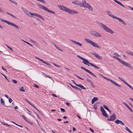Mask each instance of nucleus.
<instances>
[{
  "label": "nucleus",
  "mask_w": 133,
  "mask_h": 133,
  "mask_svg": "<svg viewBox=\"0 0 133 133\" xmlns=\"http://www.w3.org/2000/svg\"><path fill=\"white\" fill-rule=\"evenodd\" d=\"M66 104L67 105H68V106H69V105H70V104H69V102H66Z\"/></svg>",
  "instance_id": "61"
},
{
  "label": "nucleus",
  "mask_w": 133,
  "mask_h": 133,
  "mask_svg": "<svg viewBox=\"0 0 133 133\" xmlns=\"http://www.w3.org/2000/svg\"><path fill=\"white\" fill-rule=\"evenodd\" d=\"M12 99L10 98H9V102L10 103H11L12 101Z\"/></svg>",
  "instance_id": "46"
},
{
  "label": "nucleus",
  "mask_w": 133,
  "mask_h": 133,
  "mask_svg": "<svg viewBox=\"0 0 133 133\" xmlns=\"http://www.w3.org/2000/svg\"><path fill=\"white\" fill-rule=\"evenodd\" d=\"M120 121L121 120H120L119 119H117L115 121V122L117 124H120Z\"/></svg>",
  "instance_id": "29"
},
{
  "label": "nucleus",
  "mask_w": 133,
  "mask_h": 133,
  "mask_svg": "<svg viewBox=\"0 0 133 133\" xmlns=\"http://www.w3.org/2000/svg\"><path fill=\"white\" fill-rule=\"evenodd\" d=\"M1 104L4 105V106L6 107H8V106H6L5 105V103H4V101L3 99L1 98Z\"/></svg>",
  "instance_id": "22"
},
{
  "label": "nucleus",
  "mask_w": 133,
  "mask_h": 133,
  "mask_svg": "<svg viewBox=\"0 0 133 133\" xmlns=\"http://www.w3.org/2000/svg\"><path fill=\"white\" fill-rule=\"evenodd\" d=\"M103 107L108 111L110 113L111 112V111H110L107 107L105 104L103 105Z\"/></svg>",
  "instance_id": "21"
},
{
  "label": "nucleus",
  "mask_w": 133,
  "mask_h": 133,
  "mask_svg": "<svg viewBox=\"0 0 133 133\" xmlns=\"http://www.w3.org/2000/svg\"><path fill=\"white\" fill-rule=\"evenodd\" d=\"M61 10L68 12V13L73 14L75 13H77V12L74 10H71L70 9H61Z\"/></svg>",
  "instance_id": "8"
},
{
  "label": "nucleus",
  "mask_w": 133,
  "mask_h": 133,
  "mask_svg": "<svg viewBox=\"0 0 133 133\" xmlns=\"http://www.w3.org/2000/svg\"><path fill=\"white\" fill-rule=\"evenodd\" d=\"M22 116L23 118L26 121H27V122H29V121L27 120H26V118L23 115H22Z\"/></svg>",
  "instance_id": "35"
},
{
  "label": "nucleus",
  "mask_w": 133,
  "mask_h": 133,
  "mask_svg": "<svg viewBox=\"0 0 133 133\" xmlns=\"http://www.w3.org/2000/svg\"><path fill=\"white\" fill-rule=\"evenodd\" d=\"M76 85L78 87H79V88H80L81 86L82 85H80V84H76Z\"/></svg>",
  "instance_id": "56"
},
{
  "label": "nucleus",
  "mask_w": 133,
  "mask_h": 133,
  "mask_svg": "<svg viewBox=\"0 0 133 133\" xmlns=\"http://www.w3.org/2000/svg\"><path fill=\"white\" fill-rule=\"evenodd\" d=\"M82 3H79L78 1H72V3L74 4L79 5L81 7L88 8H92L91 6L89 4L87 3L85 0L82 1Z\"/></svg>",
  "instance_id": "1"
},
{
  "label": "nucleus",
  "mask_w": 133,
  "mask_h": 133,
  "mask_svg": "<svg viewBox=\"0 0 133 133\" xmlns=\"http://www.w3.org/2000/svg\"><path fill=\"white\" fill-rule=\"evenodd\" d=\"M90 84L91 85V86L93 87H94V85L93 83L92 82H91L90 83Z\"/></svg>",
  "instance_id": "52"
},
{
  "label": "nucleus",
  "mask_w": 133,
  "mask_h": 133,
  "mask_svg": "<svg viewBox=\"0 0 133 133\" xmlns=\"http://www.w3.org/2000/svg\"><path fill=\"white\" fill-rule=\"evenodd\" d=\"M44 74V75L45 77H49V78H50V79H51L52 80H53L52 78V77H51L48 76V75L45 74Z\"/></svg>",
  "instance_id": "33"
},
{
  "label": "nucleus",
  "mask_w": 133,
  "mask_h": 133,
  "mask_svg": "<svg viewBox=\"0 0 133 133\" xmlns=\"http://www.w3.org/2000/svg\"><path fill=\"white\" fill-rule=\"evenodd\" d=\"M99 75L102 77H103V78H104V79H106L107 80H108V81H110L113 84H114V85L117 86V87H121V86L120 85H119L118 84H117V83H115V82L114 81H113L112 80L110 79H109L106 77H104V76H103L102 74H99Z\"/></svg>",
  "instance_id": "7"
},
{
  "label": "nucleus",
  "mask_w": 133,
  "mask_h": 133,
  "mask_svg": "<svg viewBox=\"0 0 133 133\" xmlns=\"http://www.w3.org/2000/svg\"><path fill=\"white\" fill-rule=\"evenodd\" d=\"M97 23L104 30L112 34L114 33L113 31L111 29L108 28L105 25L103 24V23H100L99 22H97Z\"/></svg>",
  "instance_id": "2"
},
{
  "label": "nucleus",
  "mask_w": 133,
  "mask_h": 133,
  "mask_svg": "<svg viewBox=\"0 0 133 133\" xmlns=\"http://www.w3.org/2000/svg\"><path fill=\"white\" fill-rule=\"evenodd\" d=\"M37 5H38V6L39 7V8H47L43 6L42 5L40 4H38Z\"/></svg>",
  "instance_id": "23"
},
{
  "label": "nucleus",
  "mask_w": 133,
  "mask_h": 133,
  "mask_svg": "<svg viewBox=\"0 0 133 133\" xmlns=\"http://www.w3.org/2000/svg\"><path fill=\"white\" fill-rule=\"evenodd\" d=\"M5 97H6L8 98H9L8 96V95H7L5 94Z\"/></svg>",
  "instance_id": "64"
},
{
  "label": "nucleus",
  "mask_w": 133,
  "mask_h": 133,
  "mask_svg": "<svg viewBox=\"0 0 133 133\" xmlns=\"http://www.w3.org/2000/svg\"><path fill=\"white\" fill-rule=\"evenodd\" d=\"M9 1H10L12 3L14 4L15 5H17V2H15L11 0H9Z\"/></svg>",
  "instance_id": "31"
},
{
  "label": "nucleus",
  "mask_w": 133,
  "mask_h": 133,
  "mask_svg": "<svg viewBox=\"0 0 133 133\" xmlns=\"http://www.w3.org/2000/svg\"><path fill=\"white\" fill-rule=\"evenodd\" d=\"M82 60H83V61H82V62L84 63L85 65L89 66H90L89 64H90L91 66H93L95 68L97 69H98L99 68V67L93 64L87 60L85 59L84 58Z\"/></svg>",
  "instance_id": "4"
},
{
  "label": "nucleus",
  "mask_w": 133,
  "mask_h": 133,
  "mask_svg": "<svg viewBox=\"0 0 133 133\" xmlns=\"http://www.w3.org/2000/svg\"><path fill=\"white\" fill-rule=\"evenodd\" d=\"M121 6H122L123 8H127V7H126L125 6H124L121 3L120 5Z\"/></svg>",
  "instance_id": "54"
},
{
  "label": "nucleus",
  "mask_w": 133,
  "mask_h": 133,
  "mask_svg": "<svg viewBox=\"0 0 133 133\" xmlns=\"http://www.w3.org/2000/svg\"><path fill=\"white\" fill-rule=\"evenodd\" d=\"M126 52L128 54L131 55L133 56V53L131 51H126Z\"/></svg>",
  "instance_id": "26"
},
{
  "label": "nucleus",
  "mask_w": 133,
  "mask_h": 133,
  "mask_svg": "<svg viewBox=\"0 0 133 133\" xmlns=\"http://www.w3.org/2000/svg\"><path fill=\"white\" fill-rule=\"evenodd\" d=\"M102 114L103 116H104L105 117L107 118L109 117V116L108 114L106 113L105 111H104L102 112Z\"/></svg>",
  "instance_id": "18"
},
{
  "label": "nucleus",
  "mask_w": 133,
  "mask_h": 133,
  "mask_svg": "<svg viewBox=\"0 0 133 133\" xmlns=\"http://www.w3.org/2000/svg\"><path fill=\"white\" fill-rule=\"evenodd\" d=\"M40 128H41V130L43 132H45V131L44 130V129H43V128L41 127L40 126Z\"/></svg>",
  "instance_id": "47"
},
{
  "label": "nucleus",
  "mask_w": 133,
  "mask_h": 133,
  "mask_svg": "<svg viewBox=\"0 0 133 133\" xmlns=\"http://www.w3.org/2000/svg\"><path fill=\"white\" fill-rule=\"evenodd\" d=\"M70 41L72 42V43H75V44L81 46L82 45L80 43H79L78 42H76L74 40H70Z\"/></svg>",
  "instance_id": "15"
},
{
  "label": "nucleus",
  "mask_w": 133,
  "mask_h": 133,
  "mask_svg": "<svg viewBox=\"0 0 133 133\" xmlns=\"http://www.w3.org/2000/svg\"><path fill=\"white\" fill-rule=\"evenodd\" d=\"M113 57L119 61L122 64L125 65L131 69H133V67L130 64L124 62L119 58L115 56H113Z\"/></svg>",
  "instance_id": "3"
},
{
  "label": "nucleus",
  "mask_w": 133,
  "mask_h": 133,
  "mask_svg": "<svg viewBox=\"0 0 133 133\" xmlns=\"http://www.w3.org/2000/svg\"><path fill=\"white\" fill-rule=\"evenodd\" d=\"M118 78L121 80L124 83L126 84L129 87V88H131V87H132L128 83H127L122 78H121L119 77H118Z\"/></svg>",
  "instance_id": "12"
},
{
  "label": "nucleus",
  "mask_w": 133,
  "mask_h": 133,
  "mask_svg": "<svg viewBox=\"0 0 133 133\" xmlns=\"http://www.w3.org/2000/svg\"><path fill=\"white\" fill-rule=\"evenodd\" d=\"M125 129L128 131V132L130 133H132V132L127 127H125Z\"/></svg>",
  "instance_id": "28"
},
{
  "label": "nucleus",
  "mask_w": 133,
  "mask_h": 133,
  "mask_svg": "<svg viewBox=\"0 0 133 133\" xmlns=\"http://www.w3.org/2000/svg\"><path fill=\"white\" fill-rule=\"evenodd\" d=\"M77 56L78 57V58H80V59H81L83 60V59L84 58L82 57H81L80 56H78V55H77Z\"/></svg>",
  "instance_id": "41"
},
{
  "label": "nucleus",
  "mask_w": 133,
  "mask_h": 133,
  "mask_svg": "<svg viewBox=\"0 0 133 133\" xmlns=\"http://www.w3.org/2000/svg\"><path fill=\"white\" fill-rule=\"evenodd\" d=\"M26 43L27 44H28L30 45L31 46H33V45H31V44H30V43H29L28 42H26Z\"/></svg>",
  "instance_id": "63"
},
{
  "label": "nucleus",
  "mask_w": 133,
  "mask_h": 133,
  "mask_svg": "<svg viewBox=\"0 0 133 133\" xmlns=\"http://www.w3.org/2000/svg\"><path fill=\"white\" fill-rule=\"evenodd\" d=\"M56 48L58 50H59L62 51H63L62 49H60L57 46Z\"/></svg>",
  "instance_id": "44"
},
{
  "label": "nucleus",
  "mask_w": 133,
  "mask_h": 133,
  "mask_svg": "<svg viewBox=\"0 0 133 133\" xmlns=\"http://www.w3.org/2000/svg\"><path fill=\"white\" fill-rule=\"evenodd\" d=\"M74 75L75 76H76V77L77 78H78L79 79H82V80L83 79V78H82L81 77H80L79 76H77V75H76L75 74H74Z\"/></svg>",
  "instance_id": "37"
},
{
  "label": "nucleus",
  "mask_w": 133,
  "mask_h": 133,
  "mask_svg": "<svg viewBox=\"0 0 133 133\" xmlns=\"http://www.w3.org/2000/svg\"><path fill=\"white\" fill-rule=\"evenodd\" d=\"M12 81L15 83H17V81L13 79Z\"/></svg>",
  "instance_id": "53"
},
{
  "label": "nucleus",
  "mask_w": 133,
  "mask_h": 133,
  "mask_svg": "<svg viewBox=\"0 0 133 133\" xmlns=\"http://www.w3.org/2000/svg\"><path fill=\"white\" fill-rule=\"evenodd\" d=\"M107 12L108 13V14L109 16H111V17H112L113 18H115L114 17H115V16L114 15H112L109 12V11H107Z\"/></svg>",
  "instance_id": "25"
},
{
  "label": "nucleus",
  "mask_w": 133,
  "mask_h": 133,
  "mask_svg": "<svg viewBox=\"0 0 133 133\" xmlns=\"http://www.w3.org/2000/svg\"><path fill=\"white\" fill-rule=\"evenodd\" d=\"M89 129L92 132H94V131L92 129L90 128H89Z\"/></svg>",
  "instance_id": "59"
},
{
  "label": "nucleus",
  "mask_w": 133,
  "mask_h": 133,
  "mask_svg": "<svg viewBox=\"0 0 133 133\" xmlns=\"http://www.w3.org/2000/svg\"><path fill=\"white\" fill-rule=\"evenodd\" d=\"M2 74L4 77L7 80H8V79L7 78V77L5 76V75H4L3 74Z\"/></svg>",
  "instance_id": "60"
},
{
  "label": "nucleus",
  "mask_w": 133,
  "mask_h": 133,
  "mask_svg": "<svg viewBox=\"0 0 133 133\" xmlns=\"http://www.w3.org/2000/svg\"><path fill=\"white\" fill-rule=\"evenodd\" d=\"M87 82L90 83L92 82L91 80L89 79L88 78L87 79Z\"/></svg>",
  "instance_id": "51"
},
{
  "label": "nucleus",
  "mask_w": 133,
  "mask_h": 133,
  "mask_svg": "<svg viewBox=\"0 0 133 133\" xmlns=\"http://www.w3.org/2000/svg\"><path fill=\"white\" fill-rule=\"evenodd\" d=\"M33 16H37L39 18L43 19V20L44 21V18L43 17L41 16V15H40L39 14H37L36 13H34L33 14Z\"/></svg>",
  "instance_id": "16"
},
{
  "label": "nucleus",
  "mask_w": 133,
  "mask_h": 133,
  "mask_svg": "<svg viewBox=\"0 0 133 133\" xmlns=\"http://www.w3.org/2000/svg\"><path fill=\"white\" fill-rule=\"evenodd\" d=\"M19 90L20 91L23 92H25V90L24 89V88L23 87H22L21 88H19Z\"/></svg>",
  "instance_id": "30"
},
{
  "label": "nucleus",
  "mask_w": 133,
  "mask_h": 133,
  "mask_svg": "<svg viewBox=\"0 0 133 133\" xmlns=\"http://www.w3.org/2000/svg\"><path fill=\"white\" fill-rule=\"evenodd\" d=\"M0 20L2 22L4 23H5L8 25H11L15 28L17 29H18V27L14 23L10 22L8 21L5 20L1 18L0 19Z\"/></svg>",
  "instance_id": "6"
},
{
  "label": "nucleus",
  "mask_w": 133,
  "mask_h": 133,
  "mask_svg": "<svg viewBox=\"0 0 133 133\" xmlns=\"http://www.w3.org/2000/svg\"><path fill=\"white\" fill-rule=\"evenodd\" d=\"M94 108L95 110L97 109V105L96 104H94Z\"/></svg>",
  "instance_id": "34"
},
{
  "label": "nucleus",
  "mask_w": 133,
  "mask_h": 133,
  "mask_svg": "<svg viewBox=\"0 0 133 133\" xmlns=\"http://www.w3.org/2000/svg\"><path fill=\"white\" fill-rule=\"evenodd\" d=\"M123 104L125 105L126 107L131 112L133 111L131 109L130 107L125 103L124 102Z\"/></svg>",
  "instance_id": "19"
},
{
  "label": "nucleus",
  "mask_w": 133,
  "mask_h": 133,
  "mask_svg": "<svg viewBox=\"0 0 133 133\" xmlns=\"http://www.w3.org/2000/svg\"><path fill=\"white\" fill-rule=\"evenodd\" d=\"M40 61H42V62H43V63H44L46 64V65H48V66H50L51 65L50 64H49V63H48L47 62H45V61H44L42 59H40Z\"/></svg>",
  "instance_id": "20"
},
{
  "label": "nucleus",
  "mask_w": 133,
  "mask_h": 133,
  "mask_svg": "<svg viewBox=\"0 0 133 133\" xmlns=\"http://www.w3.org/2000/svg\"><path fill=\"white\" fill-rule=\"evenodd\" d=\"M100 110L102 112L105 111V110L103 109V107L101 106L100 107Z\"/></svg>",
  "instance_id": "38"
},
{
  "label": "nucleus",
  "mask_w": 133,
  "mask_h": 133,
  "mask_svg": "<svg viewBox=\"0 0 133 133\" xmlns=\"http://www.w3.org/2000/svg\"><path fill=\"white\" fill-rule=\"evenodd\" d=\"M90 34L93 36L96 37H101V35L98 32L95 31H92Z\"/></svg>",
  "instance_id": "9"
},
{
  "label": "nucleus",
  "mask_w": 133,
  "mask_h": 133,
  "mask_svg": "<svg viewBox=\"0 0 133 133\" xmlns=\"http://www.w3.org/2000/svg\"><path fill=\"white\" fill-rule=\"evenodd\" d=\"M60 109L61 110V111L63 112H65V109L63 108H61Z\"/></svg>",
  "instance_id": "40"
},
{
  "label": "nucleus",
  "mask_w": 133,
  "mask_h": 133,
  "mask_svg": "<svg viewBox=\"0 0 133 133\" xmlns=\"http://www.w3.org/2000/svg\"><path fill=\"white\" fill-rule=\"evenodd\" d=\"M114 18L115 19H116L119 21L120 22H121L122 24L124 25H125L126 23L124 22L122 19L119 18L117 17H114Z\"/></svg>",
  "instance_id": "14"
},
{
  "label": "nucleus",
  "mask_w": 133,
  "mask_h": 133,
  "mask_svg": "<svg viewBox=\"0 0 133 133\" xmlns=\"http://www.w3.org/2000/svg\"><path fill=\"white\" fill-rule=\"evenodd\" d=\"M31 105L35 109L39 112V113H40V114H42L41 112L40 111H39V110L37 108H36V107L35 106H34L33 104H31Z\"/></svg>",
  "instance_id": "27"
},
{
  "label": "nucleus",
  "mask_w": 133,
  "mask_h": 133,
  "mask_svg": "<svg viewBox=\"0 0 133 133\" xmlns=\"http://www.w3.org/2000/svg\"><path fill=\"white\" fill-rule=\"evenodd\" d=\"M23 11L25 13L27 11V10L26 9H22Z\"/></svg>",
  "instance_id": "58"
},
{
  "label": "nucleus",
  "mask_w": 133,
  "mask_h": 133,
  "mask_svg": "<svg viewBox=\"0 0 133 133\" xmlns=\"http://www.w3.org/2000/svg\"><path fill=\"white\" fill-rule=\"evenodd\" d=\"M10 15H11V16H12L15 18H17V17L16 16L11 14H10Z\"/></svg>",
  "instance_id": "49"
},
{
  "label": "nucleus",
  "mask_w": 133,
  "mask_h": 133,
  "mask_svg": "<svg viewBox=\"0 0 133 133\" xmlns=\"http://www.w3.org/2000/svg\"><path fill=\"white\" fill-rule=\"evenodd\" d=\"M34 86L35 87H36V88H39V87H38V85H36V84H34Z\"/></svg>",
  "instance_id": "55"
},
{
  "label": "nucleus",
  "mask_w": 133,
  "mask_h": 133,
  "mask_svg": "<svg viewBox=\"0 0 133 133\" xmlns=\"http://www.w3.org/2000/svg\"><path fill=\"white\" fill-rule=\"evenodd\" d=\"M116 118V117L114 113H113V114L110 116V118H108L107 120L110 121H114Z\"/></svg>",
  "instance_id": "10"
},
{
  "label": "nucleus",
  "mask_w": 133,
  "mask_h": 133,
  "mask_svg": "<svg viewBox=\"0 0 133 133\" xmlns=\"http://www.w3.org/2000/svg\"><path fill=\"white\" fill-rule=\"evenodd\" d=\"M81 68L82 69L84 70L85 71H86L87 72L89 73L91 75H93L95 77H97L94 74H93L89 70H88L84 68L83 66H81Z\"/></svg>",
  "instance_id": "11"
},
{
  "label": "nucleus",
  "mask_w": 133,
  "mask_h": 133,
  "mask_svg": "<svg viewBox=\"0 0 133 133\" xmlns=\"http://www.w3.org/2000/svg\"><path fill=\"white\" fill-rule=\"evenodd\" d=\"M120 124H121V125L123 126L124 125V123H123L121 121H120Z\"/></svg>",
  "instance_id": "42"
},
{
  "label": "nucleus",
  "mask_w": 133,
  "mask_h": 133,
  "mask_svg": "<svg viewBox=\"0 0 133 133\" xmlns=\"http://www.w3.org/2000/svg\"><path fill=\"white\" fill-rule=\"evenodd\" d=\"M98 99V98L97 97H94L92 99L91 101V103L92 104H93L95 101H97Z\"/></svg>",
  "instance_id": "17"
},
{
  "label": "nucleus",
  "mask_w": 133,
  "mask_h": 133,
  "mask_svg": "<svg viewBox=\"0 0 133 133\" xmlns=\"http://www.w3.org/2000/svg\"><path fill=\"white\" fill-rule=\"evenodd\" d=\"M2 124L3 125L8 126H9V127H10V125H9V124H7L5 123L4 122H2Z\"/></svg>",
  "instance_id": "39"
},
{
  "label": "nucleus",
  "mask_w": 133,
  "mask_h": 133,
  "mask_svg": "<svg viewBox=\"0 0 133 133\" xmlns=\"http://www.w3.org/2000/svg\"><path fill=\"white\" fill-rule=\"evenodd\" d=\"M80 88L83 89H85L86 88H85L83 85H82Z\"/></svg>",
  "instance_id": "43"
},
{
  "label": "nucleus",
  "mask_w": 133,
  "mask_h": 133,
  "mask_svg": "<svg viewBox=\"0 0 133 133\" xmlns=\"http://www.w3.org/2000/svg\"><path fill=\"white\" fill-rule=\"evenodd\" d=\"M6 46L10 50H12V51H13L12 49V48H11L10 47L8 46L6 44H5Z\"/></svg>",
  "instance_id": "48"
},
{
  "label": "nucleus",
  "mask_w": 133,
  "mask_h": 133,
  "mask_svg": "<svg viewBox=\"0 0 133 133\" xmlns=\"http://www.w3.org/2000/svg\"><path fill=\"white\" fill-rule=\"evenodd\" d=\"M116 3H117V4H119V5H120L121 4V3H120L119 2L117 1V2H116Z\"/></svg>",
  "instance_id": "62"
},
{
  "label": "nucleus",
  "mask_w": 133,
  "mask_h": 133,
  "mask_svg": "<svg viewBox=\"0 0 133 133\" xmlns=\"http://www.w3.org/2000/svg\"><path fill=\"white\" fill-rule=\"evenodd\" d=\"M93 54L95 55V56L96 57H97V56H98V55L97 54V53L95 52Z\"/></svg>",
  "instance_id": "45"
},
{
  "label": "nucleus",
  "mask_w": 133,
  "mask_h": 133,
  "mask_svg": "<svg viewBox=\"0 0 133 133\" xmlns=\"http://www.w3.org/2000/svg\"><path fill=\"white\" fill-rule=\"evenodd\" d=\"M34 13H32L28 11V10L26 12L25 14H26L29 16L33 17L34 18V17L33 16V14Z\"/></svg>",
  "instance_id": "13"
},
{
  "label": "nucleus",
  "mask_w": 133,
  "mask_h": 133,
  "mask_svg": "<svg viewBox=\"0 0 133 133\" xmlns=\"http://www.w3.org/2000/svg\"><path fill=\"white\" fill-rule=\"evenodd\" d=\"M85 41L88 43H89L91 45L94 47H95L99 49L101 48V47L99 46L97 43H95L91 40L87 38H84Z\"/></svg>",
  "instance_id": "5"
},
{
  "label": "nucleus",
  "mask_w": 133,
  "mask_h": 133,
  "mask_svg": "<svg viewBox=\"0 0 133 133\" xmlns=\"http://www.w3.org/2000/svg\"><path fill=\"white\" fill-rule=\"evenodd\" d=\"M43 9L45 10L46 11H47L49 12L52 13H53V14L55 13V12H54L49 10V9Z\"/></svg>",
  "instance_id": "24"
},
{
  "label": "nucleus",
  "mask_w": 133,
  "mask_h": 133,
  "mask_svg": "<svg viewBox=\"0 0 133 133\" xmlns=\"http://www.w3.org/2000/svg\"><path fill=\"white\" fill-rule=\"evenodd\" d=\"M58 7L60 8H66L64 6L59 5H58Z\"/></svg>",
  "instance_id": "32"
},
{
  "label": "nucleus",
  "mask_w": 133,
  "mask_h": 133,
  "mask_svg": "<svg viewBox=\"0 0 133 133\" xmlns=\"http://www.w3.org/2000/svg\"><path fill=\"white\" fill-rule=\"evenodd\" d=\"M73 88L75 89L76 90H77L80 91L81 90L80 88L75 87H74Z\"/></svg>",
  "instance_id": "36"
},
{
  "label": "nucleus",
  "mask_w": 133,
  "mask_h": 133,
  "mask_svg": "<svg viewBox=\"0 0 133 133\" xmlns=\"http://www.w3.org/2000/svg\"><path fill=\"white\" fill-rule=\"evenodd\" d=\"M97 58L98 59H102V58L99 55L98 56H97Z\"/></svg>",
  "instance_id": "50"
},
{
  "label": "nucleus",
  "mask_w": 133,
  "mask_h": 133,
  "mask_svg": "<svg viewBox=\"0 0 133 133\" xmlns=\"http://www.w3.org/2000/svg\"><path fill=\"white\" fill-rule=\"evenodd\" d=\"M76 85L78 87H79V88H80L81 86L82 85H80V84H76Z\"/></svg>",
  "instance_id": "57"
}]
</instances>
